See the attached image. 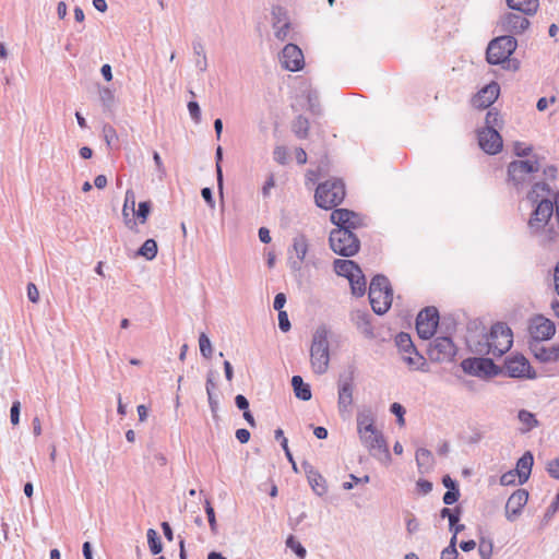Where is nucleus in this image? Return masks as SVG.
I'll return each instance as SVG.
<instances>
[{"label":"nucleus","mask_w":559,"mask_h":559,"mask_svg":"<svg viewBox=\"0 0 559 559\" xmlns=\"http://www.w3.org/2000/svg\"><path fill=\"white\" fill-rule=\"evenodd\" d=\"M504 371L512 378L533 379L536 373L530 361L520 354L508 357L504 361Z\"/></svg>","instance_id":"obj_11"},{"label":"nucleus","mask_w":559,"mask_h":559,"mask_svg":"<svg viewBox=\"0 0 559 559\" xmlns=\"http://www.w3.org/2000/svg\"><path fill=\"white\" fill-rule=\"evenodd\" d=\"M357 431L370 455L382 462H390L391 455L382 432L374 425V416L369 409L357 414Z\"/></svg>","instance_id":"obj_1"},{"label":"nucleus","mask_w":559,"mask_h":559,"mask_svg":"<svg viewBox=\"0 0 559 559\" xmlns=\"http://www.w3.org/2000/svg\"><path fill=\"white\" fill-rule=\"evenodd\" d=\"M554 214V203L549 200H542L528 219V228L531 233L539 237L542 245L555 242L559 234L549 225Z\"/></svg>","instance_id":"obj_2"},{"label":"nucleus","mask_w":559,"mask_h":559,"mask_svg":"<svg viewBox=\"0 0 559 559\" xmlns=\"http://www.w3.org/2000/svg\"><path fill=\"white\" fill-rule=\"evenodd\" d=\"M259 238L263 243H269L271 241L270 230L266 227H261L259 229Z\"/></svg>","instance_id":"obj_61"},{"label":"nucleus","mask_w":559,"mask_h":559,"mask_svg":"<svg viewBox=\"0 0 559 559\" xmlns=\"http://www.w3.org/2000/svg\"><path fill=\"white\" fill-rule=\"evenodd\" d=\"M440 515H441V518H448L449 523H450V528H452L455 525V523H457L460 520V510L456 509L455 511H453L449 508H443L441 510Z\"/></svg>","instance_id":"obj_42"},{"label":"nucleus","mask_w":559,"mask_h":559,"mask_svg":"<svg viewBox=\"0 0 559 559\" xmlns=\"http://www.w3.org/2000/svg\"><path fill=\"white\" fill-rule=\"evenodd\" d=\"M427 355L431 361H451L456 355V347L450 337H437L430 344Z\"/></svg>","instance_id":"obj_10"},{"label":"nucleus","mask_w":559,"mask_h":559,"mask_svg":"<svg viewBox=\"0 0 559 559\" xmlns=\"http://www.w3.org/2000/svg\"><path fill=\"white\" fill-rule=\"evenodd\" d=\"M554 102H555V97H551L549 100L545 97H542L538 99L536 107L539 111H544L545 109H547L549 103H554Z\"/></svg>","instance_id":"obj_62"},{"label":"nucleus","mask_w":559,"mask_h":559,"mask_svg":"<svg viewBox=\"0 0 559 559\" xmlns=\"http://www.w3.org/2000/svg\"><path fill=\"white\" fill-rule=\"evenodd\" d=\"M281 60L283 67L292 72L299 71L304 67L302 51L294 44H288L284 47Z\"/></svg>","instance_id":"obj_16"},{"label":"nucleus","mask_w":559,"mask_h":559,"mask_svg":"<svg viewBox=\"0 0 559 559\" xmlns=\"http://www.w3.org/2000/svg\"><path fill=\"white\" fill-rule=\"evenodd\" d=\"M395 343H396L400 354H403L404 352L407 353V350H409L414 346L412 338H411L409 334H407V333H400L395 337Z\"/></svg>","instance_id":"obj_35"},{"label":"nucleus","mask_w":559,"mask_h":559,"mask_svg":"<svg viewBox=\"0 0 559 559\" xmlns=\"http://www.w3.org/2000/svg\"><path fill=\"white\" fill-rule=\"evenodd\" d=\"M360 267L352 260L337 259L334 261V271L337 275L347 280L354 275Z\"/></svg>","instance_id":"obj_24"},{"label":"nucleus","mask_w":559,"mask_h":559,"mask_svg":"<svg viewBox=\"0 0 559 559\" xmlns=\"http://www.w3.org/2000/svg\"><path fill=\"white\" fill-rule=\"evenodd\" d=\"M485 122H486V128H492V129L501 128L502 118L499 115V112H497L495 110H489L486 115Z\"/></svg>","instance_id":"obj_38"},{"label":"nucleus","mask_w":559,"mask_h":559,"mask_svg":"<svg viewBox=\"0 0 559 559\" xmlns=\"http://www.w3.org/2000/svg\"><path fill=\"white\" fill-rule=\"evenodd\" d=\"M331 222L337 226L336 229L355 230L364 225L361 217L347 209H335L331 213Z\"/></svg>","instance_id":"obj_15"},{"label":"nucleus","mask_w":559,"mask_h":559,"mask_svg":"<svg viewBox=\"0 0 559 559\" xmlns=\"http://www.w3.org/2000/svg\"><path fill=\"white\" fill-rule=\"evenodd\" d=\"M188 110L191 116V118L198 123L201 120V111L199 104L197 102H189L188 103Z\"/></svg>","instance_id":"obj_47"},{"label":"nucleus","mask_w":559,"mask_h":559,"mask_svg":"<svg viewBox=\"0 0 559 559\" xmlns=\"http://www.w3.org/2000/svg\"><path fill=\"white\" fill-rule=\"evenodd\" d=\"M502 31L511 34H521L530 26L527 15H520L514 12L504 14L500 20Z\"/></svg>","instance_id":"obj_19"},{"label":"nucleus","mask_w":559,"mask_h":559,"mask_svg":"<svg viewBox=\"0 0 559 559\" xmlns=\"http://www.w3.org/2000/svg\"><path fill=\"white\" fill-rule=\"evenodd\" d=\"M200 352L204 358H211L213 354L212 344L205 333H201L199 337Z\"/></svg>","instance_id":"obj_36"},{"label":"nucleus","mask_w":559,"mask_h":559,"mask_svg":"<svg viewBox=\"0 0 559 559\" xmlns=\"http://www.w3.org/2000/svg\"><path fill=\"white\" fill-rule=\"evenodd\" d=\"M460 491L459 490H448L443 495V502L448 506L455 503L459 500Z\"/></svg>","instance_id":"obj_50"},{"label":"nucleus","mask_w":559,"mask_h":559,"mask_svg":"<svg viewBox=\"0 0 559 559\" xmlns=\"http://www.w3.org/2000/svg\"><path fill=\"white\" fill-rule=\"evenodd\" d=\"M417 487L423 493H428L432 489V484L428 480L420 479L417 481Z\"/></svg>","instance_id":"obj_59"},{"label":"nucleus","mask_w":559,"mask_h":559,"mask_svg":"<svg viewBox=\"0 0 559 559\" xmlns=\"http://www.w3.org/2000/svg\"><path fill=\"white\" fill-rule=\"evenodd\" d=\"M539 170L536 160H514L508 167V175L514 185L526 182L531 179L532 174Z\"/></svg>","instance_id":"obj_12"},{"label":"nucleus","mask_w":559,"mask_h":559,"mask_svg":"<svg viewBox=\"0 0 559 559\" xmlns=\"http://www.w3.org/2000/svg\"><path fill=\"white\" fill-rule=\"evenodd\" d=\"M346 195L345 186L341 180L331 179L320 183L314 193L316 204L324 210L336 207Z\"/></svg>","instance_id":"obj_5"},{"label":"nucleus","mask_w":559,"mask_h":559,"mask_svg":"<svg viewBox=\"0 0 559 559\" xmlns=\"http://www.w3.org/2000/svg\"><path fill=\"white\" fill-rule=\"evenodd\" d=\"M507 5L523 15L533 16L539 8V0H507Z\"/></svg>","instance_id":"obj_22"},{"label":"nucleus","mask_w":559,"mask_h":559,"mask_svg":"<svg viewBox=\"0 0 559 559\" xmlns=\"http://www.w3.org/2000/svg\"><path fill=\"white\" fill-rule=\"evenodd\" d=\"M293 128L298 138H306L309 131V121L307 118L299 116L295 120Z\"/></svg>","instance_id":"obj_32"},{"label":"nucleus","mask_w":559,"mask_h":559,"mask_svg":"<svg viewBox=\"0 0 559 559\" xmlns=\"http://www.w3.org/2000/svg\"><path fill=\"white\" fill-rule=\"evenodd\" d=\"M288 31H289V24L288 23H284V25L282 27H280L276 32H275V36L280 39V40H285L286 37H287V34H288Z\"/></svg>","instance_id":"obj_57"},{"label":"nucleus","mask_w":559,"mask_h":559,"mask_svg":"<svg viewBox=\"0 0 559 559\" xmlns=\"http://www.w3.org/2000/svg\"><path fill=\"white\" fill-rule=\"evenodd\" d=\"M439 324V313L435 307L421 310L416 319V330L419 337L429 340L433 336Z\"/></svg>","instance_id":"obj_9"},{"label":"nucleus","mask_w":559,"mask_h":559,"mask_svg":"<svg viewBox=\"0 0 559 559\" xmlns=\"http://www.w3.org/2000/svg\"><path fill=\"white\" fill-rule=\"evenodd\" d=\"M235 403H236V406L239 408V409H242V411H247L249 408V402L248 400L241 395V394H238L236 397H235Z\"/></svg>","instance_id":"obj_56"},{"label":"nucleus","mask_w":559,"mask_h":559,"mask_svg":"<svg viewBox=\"0 0 559 559\" xmlns=\"http://www.w3.org/2000/svg\"><path fill=\"white\" fill-rule=\"evenodd\" d=\"M500 93L499 84L491 82L483 87L472 99V104L477 109H486L496 102Z\"/></svg>","instance_id":"obj_18"},{"label":"nucleus","mask_w":559,"mask_h":559,"mask_svg":"<svg viewBox=\"0 0 559 559\" xmlns=\"http://www.w3.org/2000/svg\"><path fill=\"white\" fill-rule=\"evenodd\" d=\"M535 356L542 361H555L559 359V346L540 347L535 349Z\"/></svg>","instance_id":"obj_28"},{"label":"nucleus","mask_w":559,"mask_h":559,"mask_svg":"<svg viewBox=\"0 0 559 559\" xmlns=\"http://www.w3.org/2000/svg\"><path fill=\"white\" fill-rule=\"evenodd\" d=\"M128 203H129V200H128V198H127V199H126V202H124V205H123V209H122V215H123V217H124L126 225H127L130 229H133V227L135 226V222L129 218Z\"/></svg>","instance_id":"obj_54"},{"label":"nucleus","mask_w":559,"mask_h":559,"mask_svg":"<svg viewBox=\"0 0 559 559\" xmlns=\"http://www.w3.org/2000/svg\"><path fill=\"white\" fill-rule=\"evenodd\" d=\"M533 462L534 459L530 452L524 453L519 459L516 467L514 469L515 473L520 475V485L524 484L528 479L532 472Z\"/></svg>","instance_id":"obj_23"},{"label":"nucleus","mask_w":559,"mask_h":559,"mask_svg":"<svg viewBox=\"0 0 559 559\" xmlns=\"http://www.w3.org/2000/svg\"><path fill=\"white\" fill-rule=\"evenodd\" d=\"M500 484L502 486H512L520 484V475L515 473V469L509 471L501 475Z\"/></svg>","instance_id":"obj_39"},{"label":"nucleus","mask_w":559,"mask_h":559,"mask_svg":"<svg viewBox=\"0 0 559 559\" xmlns=\"http://www.w3.org/2000/svg\"><path fill=\"white\" fill-rule=\"evenodd\" d=\"M547 471L551 477L559 479V459L548 462Z\"/></svg>","instance_id":"obj_49"},{"label":"nucleus","mask_w":559,"mask_h":559,"mask_svg":"<svg viewBox=\"0 0 559 559\" xmlns=\"http://www.w3.org/2000/svg\"><path fill=\"white\" fill-rule=\"evenodd\" d=\"M147 543L150 550L153 555H157L162 551L163 545L155 530L150 528L147 531Z\"/></svg>","instance_id":"obj_31"},{"label":"nucleus","mask_w":559,"mask_h":559,"mask_svg":"<svg viewBox=\"0 0 559 559\" xmlns=\"http://www.w3.org/2000/svg\"><path fill=\"white\" fill-rule=\"evenodd\" d=\"M401 358L412 370H427V360L421 354L418 353L415 346L407 350V353L404 352L403 354H401Z\"/></svg>","instance_id":"obj_21"},{"label":"nucleus","mask_w":559,"mask_h":559,"mask_svg":"<svg viewBox=\"0 0 559 559\" xmlns=\"http://www.w3.org/2000/svg\"><path fill=\"white\" fill-rule=\"evenodd\" d=\"M205 512H206V515H207V519H209V524L211 526V530L213 532H215L216 531L215 512H214V509H213L210 500L205 501Z\"/></svg>","instance_id":"obj_46"},{"label":"nucleus","mask_w":559,"mask_h":559,"mask_svg":"<svg viewBox=\"0 0 559 559\" xmlns=\"http://www.w3.org/2000/svg\"><path fill=\"white\" fill-rule=\"evenodd\" d=\"M236 438L240 443H247L250 439L249 430L241 428L236 431Z\"/></svg>","instance_id":"obj_55"},{"label":"nucleus","mask_w":559,"mask_h":559,"mask_svg":"<svg viewBox=\"0 0 559 559\" xmlns=\"http://www.w3.org/2000/svg\"><path fill=\"white\" fill-rule=\"evenodd\" d=\"M519 420L523 424L526 431L533 429L537 426L538 421L535 418V415L527 411H520L519 412Z\"/></svg>","instance_id":"obj_33"},{"label":"nucleus","mask_w":559,"mask_h":559,"mask_svg":"<svg viewBox=\"0 0 559 559\" xmlns=\"http://www.w3.org/2000/svg\"><path fill=\"white\" fill-rule=\"evenodd\" d=\"M139 254L147 260H153L157 254V243L154 239H147L139 249Z\"/></svg>","instance_id":"obj_30"},{"label":"nucleus","mask_w":559,"mask_h":559,"mask_svg":"<svg viewBox=\"0 0 559 559\" xmlns=\"http://www.w3.org/2000/svg\"><path fill=\"white\" fill-rule=\"evenodd\" d=\"M442 484L449 490H459L456 486V481L452 479L449 475L443 476Z\"/></svg>","instance_id":"obj_58"},{"label":"nucleus","mask_w":559,"mask_h":559,"mask_svg":"<svg viewBox=\"0 0 559 559\" xmlns=\"http://www.w3.org/2000/svg\"><path fill=\"white\" fill-rule=\"evenodd\" d=\"M419 527V524L418 522L416 521V519L412 518V519H408L407 522H406V528H407V532L409 534H413L414 532H416Z\"/></svg>","instance_id":"obj_63"},{"label":"nucleus","mask_w":559,"mask_h":559,"mask_svg":"<svg viewBox=\"0 0 559 559\" xmlns=\"http://www.w3.org/2000/svg\"><path fill=\"white\" fill-rule=\"evenodd\" d=\"M292 385L295 392V395L302 400V401H309L311 399V390L309 384L305 383L302 381V378L300 376H294L292 379Z\"/></svg>","instance_id":"obj_26"},{"label":"nucleus","mask_w":559,"mask_h":559,"mask_svg":"<svg viewBox=\"0 0 559 559\" xmlns=\"http://www.w3.org/2000/svg\"><path fill=\"white\" fill-rule=\"evenodd\" d=\"M310 364L314 373L323 374L329 369L330 352L328 334L324 330L314 333L310 347Z\"/></svg>","instance_id":"obj_6"},{"label":"nucleus","mask_w":559,"mask_h":559,"mask_svg":"<svg viewBox=\"0 0 559 559\" xmlns=\"http://www.w3.org/2000/svg\"><path fill=\"white\" fill-rule=\"evenodd\" d=\"M528 332L533 340L546 341L555 335L556 326L550 319L538 314L530 320Z\"/></svg>","instance_id":"obj_13"},{"label":"nucleus","mask_w":559,"mask_h":559,"mask_svg":"<svg viewBox=\"0 0 559 559\" xmlns=\"http://www.w3.org/2000/svg\"><path fill=\"white\" fill-rule=\"evenodd\" d=\"M278 326L283 332L290 330V322L286 311H278Z\"/></svg>","instance_id":"obj_48"},{"label":"nucleus","mask_w":559,"mask_h":559,"mask_svg":"<svg viewBox=\"0 0 559 559\" xmlns=\"http://www.w3.org/2000/svg\"><path fill=\"white\" fill-rule=\"evenodd\" d=\"M308 481H309L312 490L317 495L323 496L326 493V491H328L326 481L320 473H318L316 471H310L308 473Z\"/></svg>","instance_id":"obj_25"},{"label":"nucleus","mask_w":559,"mask_h":559,"mask_svg":"<svg viewBox=\"0 0 559 559\" xmlns=\"http://www.w3.org/2000/svg\"><path fill=\"white\" fill-rule=\"evenodd\" d=\"M432 459L431 452L427 449H418L416 451V461L418 465L428 464Z\"/></svg>","instance_id":"obj_44"},{"label":"nucleus","mask_w":559,"mask_h":559,"mask_svg":"<svg viewBox=\"0 0 559 559\" xmlns=\"http://www.w3.org/2000/svg\"><path fill=\"white\" fill-rule=\"evenodd\" d=\"M286 304V297L283 293H280L275 296L274 298V309L278 310V311H284L283 308Z\"/></svg>","instance_id":"obj_53"},{"label":"nucleus","mask_w":559,"mask_h":559,"mask_svg":"<svg viewBox=\"0 0 559 559\" xmlns=\"http://www.w3.org/2000/svg\"><path fill=\"white\" fill-rule=\"evenodd\" d=\"M478 144L487 154L495 155L501 152L503 142L500 133L492 128H484L477 133Z\"/></svg>","instance_id":"obj_14"},{"label":"nucleus","mask_w":559,"mask_h":559,"mask_svg":"<svg viewBox=\"0 0 559 559\" xmlns=\"http://www.w3.org/2000/svg\"><path fill=\"white\" fill-rule=\"evenodd\" d=\"M286 546L290 548L299 559H305L307 551L306 548L293 536L289 535L286 539Z\"/></svg>","instance_id":"obj_34"},{"label":"nucleus","mask_w":559,"mask_h":559,"mask_svg":"<svg viewBox=\"0 0 559 559\" xmlns=\"http://www.w3.org/2000/svg\"><path fill=\"white\" fill-rule=\"evenodd\" d=\"M103 135L108 145L118 141V135L115 128L110 124H105L103 127Z\"/></svg>","instance_id":"obj_43"},{"label":"nucleus","mask_w":559,"mask_h":559,"mask_svg":"<svg viewBox=\"0 0 559 559\" xmlns=\"http://www.w3.org/2000/svg\"><path fill=\"white\" fill-rule=\"evenodd\" d=\"M554 282H555V289L557 294L559 295V262L557 263L555 271H554Z\"/></svg>","instance_id":"obj_64"},{"label":"nucleus","mask_w":559,"mask_h":559,"mask_svg":"<svg viewBox=\"0 0 559 559\" xmlns=\"http://www.w3.org/2000/svg\"><path fill=\"white\" fill-rule=\"evenodd\" d=\"M391 412L394 415H396L399 425L401 427L404 426L405 425V419H404L405 409H404V407L400 403H393L391 405Z\"/></svg>","instance_id":"obj_45"},{"label":"nucleus","mask_w":559,"mask_h":559,"mask_svg":"<svg viewBox=\"0 0 559 559\" xmlns=\"http://www.w3.org/2000/svg\"><path fill=\"white\" fill-rule=\"evenodd\" d=\"M369 300L372 310L378 314H383L390 309L393 292L385 276L377 275L372 278L369 286Z\"/></svg>","instance_id":"obj_4"},{"label":"nucleus","mask_w":559,"mask_h":559,"mask_svg":"<svg viewBox=\"0 0 559 559\" xmlns=\"http://www.w3.org/2000/svg\"><path fill=\"white\" fill-rule=\"evenodd\" d=\"M150 212H151V202L144 201V202L139 203L138 210L134 213H135L136 217L140 219V223L144 224L147 219V216L150 215Z\"/></svg>","instance_id":"obj_40"},{"label":"nucleus","mask_w":559,"mask_h":559,"mask_svg":"<svg viewBox=\"0 0 559 559\" xmlns=\"http://www.w3.org/2000/svg\"><path fill=\"white\" fill-rule=\"evenodd\" d=\"M330 247L340 255L352 257L356 254L360 248L357 236L347 229H333L330 234Z\"/></svg>","instance_id":"obj_7"},{"label":"nucleus","mask_w":559,"mask_h":559,"mask_svg":"<svg viewBox=\"0 0 559 559\" xmlns=\"http://www.w3.org/2000/svg\"><path fill=\"white\" fill-rule=\"evenodd\" d=\"M353 379L342 381L338 383V400L337 405L341 413H347L353 405L354 397Z\"/></svg>","instance_id":"obj_20"},{"label":"nucleus","mask_w":559,"mask_h":559,"mask_svg":"<svg viewBox=\"0 0 559 559\" xmlns=\"http://www.w3.org/2000/svg\"><path fill=\"white\" fill-rule=\"evenodd\" d=\"M354 295L361 297L366 292V278L359 269L348 278Z\"/></svg>","instance_id":"obj_27"},{"label":"nucleus","mask_w":559,"mask_h":559,"mask_svg":"<svg viewBox=\"0 0 559 559\" xmlns=\"http://www.w3.org/2000/svg\"><path fill=\"white\" fill-rule=\"evenodd\" d=\"M528 501V492L525 489L515 490L508 499L506 504V516L509 521H514L522 512Z\"/></svg>","instance_id":"obj_17"},{"label":"nucleus","mask_w":559,"mask_h":559,"mask_svg":"<svg viewBox=\"0 0 559 559\" xmlns=\"http://www.w3.org/2000/svg\"><path fill=\"white\" fill-rule=\"evenodd\" d=\"M308 241L304 236L296 237L293 243V251L299 261H304L308 252Z\"/></svg>","instance_id":"obj_29"},{"label":"nucleus","mask_w":559,"mask_h":559,"mask_svg":"<svg viewBox=\"0 0 559 559\" xmlns=\"http://www.w3.org/2000/svg\"><path fill=\"white\" fill-rule=\"evenodd\" d=\"M516 46L518 43L513 36H500L492 39L487 47V61L491 64H500L507 61Z\"/></svg>","instance_id":"obj_8"},{"label":"nucleus","mask_w":559,"mask_h":559,"mask_svg":"<svg viewBox=\"0 0 559 559\" xmlns=\"http://www.w3.org/2000/svg\"><path fill=\"white\" fill-rule=\"evenodd\" d=\"M455 544H456V537L452 536V538L450 540V545L442 550L440 559H456L459 554L455 548Z\"/></svg>","instance_id":"obj_41"},{"label":"nucleus","mask_w":559,"mask_h":559,"mask_svg":"<svg viewBox=\"0 0 559 559\" xmlns=\"http://www.w3.org/2000/svg\"><path fill=\"white\" fill-rule=\"evenodd\" d=\"M27 297L32 302H37L39 300V292L33 283L27 285Z\"/></svg>","instance_id":"obj_52"},{"label":"nucleus","mask_w":559,"mask_h":559,"mask_svg":"<svg viewBox=\"0 0 559 559\" xmlns=\"http://www.w3.org/2000/svg\"><path fill=\"white\" fill-rule=\"evenodd\" d=\"M20 408H21V403L19 401H15L13 402L12 404V407H11V414H10V417H11V423L13 425H17L19 424V420H20Z\"/></svg>","instance_id":"obj_51"},{"label":"nucleus","mask_w":559,"mask_h":559,"mask_svg":"<svg viewBox=\"0 0 559 559\" xmlns=\"http://www.w3.org/2000/svg\"><path fill=\"white\" fill-rule=\"evenodd\" d=\"M485 349H480L487 355L500 357L507 353L513 344V334L511 329L501 322L493 324L485 336Z\"/></svg>","instance_id":"obj_3"},{"label":"nucleus","mask_w":559,"mask_h":559,"mask_svg":"<svg viewBox=\"0 0 559 559\" xmlns=\"http://www.w3.org/2000/svg\"><path fill=\"white\" fill-rule=\"evenodd\" d=\"M201 194H202L203 199L206 201V203L211 207H214V200H213V197H212L211 189L210 188H203L202 191H201Z\"/></svg>","instance_id":"obj_60"},{"label":"nucleus","mask_w":559,"mask_h":559,"mask_svg":"<svg viewBox=\"0 0 559 559\" xmlns=\"http://www.w3.org/2000/svg\"><path fill=\"white\" fill-rule=\"evenodd\" d=\"M478 551L481 559H491L493 552L492 542L481 538L479 542Z\"/></svg>","instance_id":"obj_37"}]
</instances>
